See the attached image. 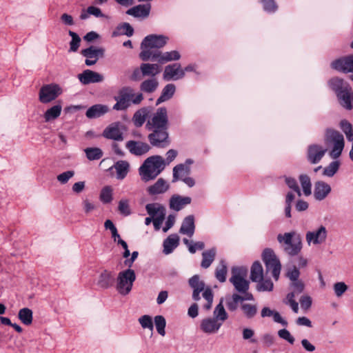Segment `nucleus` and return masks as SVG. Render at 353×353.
<instances>
[{
	"label": "nucleus",
	"instance_id": "f257e3e1",
	"mask_svg": "<svg viewBox=\"0 0 353 353\" xmlns=\"http://www.w3.org/2000/svg\"><path fill=\"white\" fill-rule=\"evenodd\" d=\"M228 318V314L224 308L223 301L221 300L214 308L213 316H208L201 321L200 330L206 334H216Z\"/></svg>",
	"mask_w": 353,
	"mask_h": 353
},
{
	"label": "nucleus",
	"instance_id": "f03ea898",
	"mask_svg": "<svg viewBox=\"0 0 353 353\" xmlns=\"http://www.w3.org/2000/svg\"><path fill=\"white\" fill-rule=\"evenodd\" d=\"M168 40V37L163 35L150 34L145 37L141 43L140 59L143 61H152L154 54L167 43Z\"/></svg>",
	"mask_w": 353,
	"mask_h": 353
},
{
	"label": "nucleus",
	"instance_id": "7ed1b4c3",
	"mask_svg": "<svg viewBox=\"0 0 353 353\" xmlns=\"http://www.w3.org/2000/svg\"><path fill=\"white\" fill-rule=\"evenodd\" d=\"M324 142L327 146L329 157L332 159H338L345 148V138L339 131L327 128L324 134Z\"/></svg>",
	"mask_w": 353,
	"mask_h": 353
},
{
	"label": "nucleus",
	"instance_id": "20e7f679",
	"mask_svg": "<svg viewBox=\"0 0 353 353\" xmlns=\"http://www.w3.org/2000/svg\"><path fill=\"white\" fill-rule=\"evenodd\" d=\"M164 169L163 157L154 155L144 161L139 168V174L143 181L148 182L156 179Z\"/></svg>",
	"mask_w": 353,
	"mask_h": 353
},
{
	"label": "nucleus",
	"instance_id": "39448f33",
	"mask_svg": "<svg viewBox=\"0 0 353 353\" xmlns=\"http://www.w3.org/2000/svg\"><path fill=\"white\" fill-rule=\"evenodd\" d=\"M277 240L279 243L285 245L284 250L290 256L297 255L302 250L303 243L301 235L295 231L279 234Z\"/></svg>",
	"mask_w": 353,
	"mask_h": 353
},
{
	"label": "nucleus",
	"instance_id": "423d86ee",
	"mask_svg": "<svg viewBox=\"0 0 353 353\" xmlns=\"http://www.w3.org/2000/svg\"><path fill=\"white\" fill-rule=\"evenodd\" d=\"M135 280L136 274L133 270L128 268L119 272L116 279V290L121 296L128 295Z\"/></svg>",
	"mask_w": 353,
	"mask_h": 353
},
{
	"label": "nucleus",
	"instance_id": "0eeeda50",
	"mask_svg": "<svg viewBox=\"0 0 353 353\" xmlns=\"http://www.w3.org/2000/svg\"><path fill=\"white\" fill-rule=\"evenodd\" d=\"M262 260L265 263L266 275L270 272L274 279L278 281L281 270V264L274 250L265 248L262 253Z\"/></svg>",
	"mask_w": 353,
	"mask_h": 353
},
{
	"label": "nucleus",
	"instance_id": "6e6552de",
	"mask_svg": "<svg viewBox=\"0 0 353 353\" xmlns=\"http://www.w3.org/2000/svg\"><path fill=\"white\" fill-rule=\"evenodd\" d=\"M328 230L323 225H320L314 230L305 233V241L309 246H319L326 243Z\"/></svg>",
	"mask_w": 353,
	"mask_h": 353
},
{
	"label": "nucleus",
	"instance_id": "1a4fd4ad",
	"mask_svg": "<svg viewBox=\"0 0 353 353\" xmlns=\"http://www.w3.org/2000/svg\"><path fill=\"white\" fill-rule=\"evenodd\" d=\"M248 270L243 267H234L232 269L230 281L239 292H245L249 289V282L246 280Z\"/></svg>",
	"mask_w": 353,
	"mask_h": 353
},
{
	"label": "nucleus",
	"instance_id": "9d476101",
	"mask_svg": "<svg viewBox=\"0 0 353 353\" xmlns=\"http://www.w3.org/2000/svg\"><path fill=\"white\" fill-rule=\"evenodd\" d=\"M168 122V112L165 108H159L148 119L146 128L152 129H167Z\"/></svg>",
	"mask_w": 353,
	"mask_h": 353
},
{
	"label": "nucleus",
	"instance_id": "9b49d317",
	"mask_svg": "<svg viewBox=\"0 0 353 353\" xmlns=\"http://www.w3.org/2000/svg\"><path fill=\"white\" fill-rule=\"evenodd\" d=\"M63 92L62 88L57 83H49L41 86L39 99L42 103H49L55 100Z\"/></svg>",
	"mask_w": 353,
	"mask_h": 353
},
{
	"label": "nucleus",
	"instance_id": "f8f14e48",
	"mask_svg": "<svg viewBox=\"0 0 353 353\" xmlns=\"http://www.w3.org/2000/svg\"><path fill=\"white\" fill-rule=\"evenodd\" d=\"M147 213L153 219V225L156 231H159L165 216V208L159 203H148L145 206Z\"/></svg>",
	"mask_w": 353,
	"mask_h": 353
},
{
	"label": "nucleus",
	"instance_id": "ddd939ff",
	"mask_svg": "<svg viewBox=\"0 0 353 353\" xmlns=\"http://www.w3.org/2000/svg\"><path fill=\"white\" fill-rule=\"evenodd\" d=\"M132 88L124 87L119 90V94L114 97L117 103L113 105V110L117 111L125 110L131 105Z\"/></svg>",
	"mask_w": 353,
	"mask_h": 353
},
{
	"label": "nucleus",
	"instance_id": "4468645a",
	"mask_svg": "<svg viewBox=\"0 0 353 353\" xmlns=\"http://www.w3.org/2000/svg\"><path fill=\"white\" fill-rule=\"evenodd\" d=\"M327 149L319 143H312L307 146L306 157L307 161L312 164L319 163L326 152Z\"/></svg>",
	"mask_w": 353,
	"mask_h": 353
},
{
	"label": "nucleus",
	"instance_id": "2eb2a0df",
	"mask_svg": "<svg viewBox=\"0 0 353 353\" xmlns=\"http://www.w3.org/2000/svg\"><path fill=\"white\" fill-rule=\"evenodd\" d=\"M331 185L327 182L319 180L314 183L313 197L316 201L325 200L331 193Z\"/></svg>",
	"mask_w": 353,
	"mask_h": 353
},
{
	"label": "nucleus",
	"instance_id": "dca6fc26",
	"mask_svg": "<svg viewBox=\"0 0 353 353\" xmlns=\"http://www.w3.org/2000/svg\"><path fill=\"white\" fill-rule=\"evenodd\" d=\"M115 281L114 272L108 269H104L100 272L97 280L96 285L102 290L110 288Z\"/></svg>",
	"mask_w": 353,
	"mask_h": 353
},
{
	"label": "nucleus",
	"instance_id": "f3484780",
	"mask_svg": "<svg viewBox=\"0 0 353 353\" xmlns=\"http://www.w3.org/2000/svg\"><path fill=\"white\" fill-rule=\"evenodd\" d=\"M81 54L86 58L85 63L88 66L94 65L99 57H102L104 55V49L101 48H96L91 46L81 51Z\"/></svg>",
	"mask_w": 353,
	"mask_h": 353
},
{
	"label": "nucleus",
	"instance_id": "a211bd4d",
	"mask_svg": "<svg viewBox=\"0 0 353 353\" xmlns=\"http://www.w3.org/2000/svg\"><path fill=\"white\" fill-rule=\"evenodd\" d=\"M331 67L337 71L345 73L353 72V54L333 61L331 63Z\"/></svg>",
	"mask_w": 353,
	"mask_h": 353
},
{
	"label": "nucleus",
	"instance_id": "6ab92c4d",
	"mask_svg": "<svg viewBox=\"0 0 353 353\" xmlns=\"http://www.w3.org/2000/svg\"><path fill=\"white\" fill-rule=\"evenodd\" d=\"M123 125L120 122H114L104 130L103 136L114 141H123Z\"/></svg>",
	"mask_w": 353,
	"mask_h": 353
},
{
	"label": "nucleus",
	"instance_id": "aec40b11",
	"mask_svg": "<svg viewBox=\"0 0 353 353\" xmlns=\"http://www.w3.org/2000/svg\"><path fill=\"white\" fill-rule=\"evenodd\" d=\"M125 148L134 156H142L148 153L150 146L145 142L130 140L126 142Z\"/></svg>",
	"mask_w": 353,
	"mask_h": 353
},
{
	"label": "nucleus",
	"instance_id": "412c9836",
	"mask_svg": "<svg viewBox=\"0 0 353 353\" xmlns=\"http://www.w3.org/2000/svg\"><path fill=\"white\" fill-rule=\"evenodd\" d=\"M185 77V70H182L179 63L170 64L165 66L163 79L166 81L179 80Z\"/></svg>",
	"mask_w": 353,
	"mask_h": 353
},
{
	"label": "nucleus",
	"instance_id": "4be33fe9",
	"mask_svg": "<svg viewBox=\"0 0 353 353\" xmlns=\"http://www.w3.org/2000/svg\"><path fill=\"white\" fill-rule=\"evenodd\" d=\"M78 79L83 84L88 85L90 83L102 82L104 77L102 74L97 72L85 70L78 75Z\"/></svg>",
	"mask_w": 353,
	"mask_h": 353
},
{
	"label": "nucleus",
	"instance_id": "5701e85b",
	"mask_svg": "<svg viewBox=\"0 0 353 353\" xmlns=\"http://www.w3.org/2000/svg\"><path fill=\"white\" fill-rule=\"evenodd\" d=\"M181 54L177 50H172L170 52L158 51L154 54L152 61H157L159 63H165L169 61H177L180 59Z\"/></svg>",
	"mask_w": 353,
	"mask_h": 353
},
{
	"label": "nucleus",
	"instance_id": "b1692460",
	"mask_svg": "<svg viewBox=\"0 0 353 353\" xmlns=\"http://www.w3.org/2000/svg\"><path fill=\"white\" fill-rule=\"evenodd\" d=\"M336 95L339 104L343 108L349 110H352L353 107V92L351 87Z\"/></svg>",
	"mask_w": 353,
	"mask_h": 353
},
{
	"label": "nucleus",
	"instance_id": "393cba45",
	"mask_svg": "<svg viewBox=\"0 0 353 353\" xmlns=\"http://www.w3.org/2000/svg\"><path fill=\"white\" fill-rule=\"evenodd\" d=\"M152 130L154 132L148 135V139L152 145L159 147L167 140L168 134L166 129Z\"/></svg>",
	"mask_w": 353,
	"mask_h": 353
},
{
	"label": "nucleus",
	"instance_id": "a878e982",
	"mask_svg": "<svg viewBox=\"0 0 353 353\" xmlns=\"http://www.w3.org/2000/svg\"><path fill=\"white\" fill-rule=\"evenodd\" d=\"M150 9V4H140L130 8L126 13L136 18L145 19L149 16Z\"/></svg>",
	"mask_w": 353,
	"mask_h": 353
},
{
	"label": "nucleus",
	"instance_id": "bb28decb",
	"mask_svg": "<svg viewBox=\"0 0 353 353\" xmlns=\"http://www.w3.org/2000/svg\"><path fill=\"white\" fill-rule=\"evenodd\" d=\"M191 201L192 199L190 196L174 194L170 199V208L175 211H179L185 205L190 204Z\"/></svg>",
	"mask_w": 353,
	"mask_h": 353
},
{
	"label": "nucleus",
	"instance_id": "cd10ccee",
	"mask_svg": "<svg viewBox=\"0 0 353 353\" xmlns=\"http://www.w3.org/2000/svg\"><path fill=\"white\" fill-rule=\"evenodd\" d=\"M195 231L194 217L193 215H188L183 220L179 233L192 237Z\"/></svg>",
	"mask_w": 353,
	"mask_h": 353
},
{
	"label": "nucleus",
	"instance_id": "c85d7f7f",
	"mask_svg": "<svg viewBox=\"0 0 353 353\" xmlns=\"http://www.w3.org/2000/svg\"><path fill=\"white\" fill-rule=\"evenodd\" d=\"M189 285L193 289L192 299L197 301L201 299L200 293L205 288L203 281L198 275H194L189 279Z\"/></svg>",
	"mask_w": 353,
	"mask_h": 353
},
{
	"label": "nucleus",
	"instance_id": "c756f323",
	"mask_svg": "<svg viewBox=\"0 0 353 353\" xmlns=\"http://www.w3.org/2000/svg\"><path fill=\"white\" fill-rule=\"evenodd\" d=\"M179 237L176 234H170L163 241V253L165 254H171L174 250L179 245Z\"/></svg>",
	"mask_w": 353,
	"mask_h": 353
},
{
	"label": "nucleus",
	"instance_id": "7c9ffc66",
	"mask_svg": "<svg viewBox=\"0 0 353 353\" xmlns=\"http://www.w3.org/2000/svg\"><path fill=\"white\" fill-rule=\"evenodd\" d=\"M109 111V108L106 105L96 104L89 108L85 115L89 119H95L100 117Z\"/></svg>",
	"mask_w": 353,
	"mask_h": 353
},
{
	"label": "nucleus",
	"instance_id": "2f4dec72",
	"mask_svg": "<svg viewBox=\"0 0 353 353\" xmlns=\"http://www.w3.org/2000/svg\"><path fill=\"white\" fill-rule=\"evenodd\" d=\"M170 188L168 182L162 178L159 179L155 183L148 188V192L151 195L165 192Z\"/></svg>",
	"mask_w": 353,
	"mask_h": 353
},
{
	"label": "nucleus",
	"instance_id": "473e14b6",
	"mask_svg": "<svg viewBox=\"0 0 353 353\" xmlns=\"http://www.w3.org/2000/svg\"><path fill=\"white\" fill-rule=\"evenodd\" d=\"M190 168L186 164H178L173 168L172 182L182 180L189 175Z\"/></svg>",
	"mask_w": 353,
	"mask_h": 353
},
{
	"label": "nucleus",
	"instance_id": "72a5a7b5",
	"mask_svg": "<svg viewBox=\"0 0 353 353\" xmlns=\"http://www.w3.org/2000/svg\"><path fill=\"white\" fill-rule=\"evenodd\" d=\"M140 70L143 76L154 77L161 72V68L157 63H144L141 64Z\"/></svg>",
	"mask_w": 353,
	"mask_h": 353
},
{
	"label": "nucleus",
	"instance_id": "f704fd0d",
	"mask_svg": "<svg viewBox=\"0 0 353 353\" xmlns=\"http://www.w3.org/2000/svg\"><path fill=\"white\" fill-rule=\"evenodd\" d=\"M328 85L336 94L340 92L347 90V89L351 87L347 82L338 77L331 79L328 82Z\"/></svg>",
	"mask_w": 353,
	"mask_h": 353
},
{
	"label": "nucleus",
	"instance_id": "c9c22d12",
	"mask_svg": "<svg viewBox=\"0 0 353 353\" xmlns=\"http://www.w3.org/2000/svg\"><path fill=\"white\" fill-rule=\"evenodd\" d=\"M62 106L59 104L54 105L48 108L43 114L46 122H50L57 119L61 113Z\"/></svg>",
	"mask_w": 353,
	"mask_h": 353
},
{
	"label": "nucleus",
	"instance_id": "e433bc0d",
	"mask_svg": "<svg viewBox=\"0 0 353 353\" xmlns=\"http://www.w3.org/2000/svg\"><path fill=\"white\" fill-rule=\"evenodd\" d=\"M216 254V250L214 248L204 251L202 253V261L201 266L205 269L208 268L214 261Z\"/></svg>",
	"mask_w": 353,
	"mask_h": 353
},
{
	"label": "nucleus",
	"instance_id": "4c0bfd02",
	"mask_svg": "<svg viewBox=\"0 0 353 353\" xmlns=\"http://www.w3.org/2000/svg\"><path fill=\"white\" fill-rule=\"evenodd\" d=\"M150 113V110L147 108H143L138 110L132 117V121L135 126L141 127L145 123L148 114Z\"/></svg>",
	"mask_w": 353,
	"mask_h": 353
},
{
	"label": "nucleus",
	"instance_id": "58836bf2",
	"mask_svg": "<svg viewBox=\"0 0 353 353\" xmlns=\"http://www.w3.org/2000/svg\"><path fill=\"white\" fill-rule=\"evenodd\" d=\"M90 15H93L97 18H105L106 16L102 12L101 10L94 6H90L88 7L85 10H83L80 15V19L85 20L90 17Z\"/></svg>",
	"mask_w": 353,
	"mask_h": 353
},
{
	"label": "nucleus",
	"instance_id": "ea45409f",
	"mask_svg": "<svg viewBox=\"0 0 353 353\" xmlns=\"http://www.w3.org/2000/svg\"><path fill=\"white\" fill-rule=\"evenodd\" d=\"M299 180L302 189V194L305 196H309L312 194V183L310 176L303 174L299 176Z\"/></svg>",
	"mask_w": 353,
	"mask_h": 353
},
{
	"label": "nucleus",
	"instance_id": "a19ab883",
	"mask_svg": "<svg viewBox=\"0 0 353 353\" xmlns=\"http://www.w3.org/2000/svg\"><path fill=\"white\" fill-rule=\"evenodd\" d=\"M175 90L176 87L174 84L169 83L166 85L163 89L161 96L157 100L156 104L159 105L171 99L174 95Z\"/></svg>",
	"mask_w": 353,
	"mask_h": 353
},
{
	"label": "nucleus",
	"instance_id": "79ce46f5",
	"mask_svg": "<svg viewBox=\"0 0 353 353\" xmlns=\"http://www.w3.org/2000/svg\"><path fill=\"white\" fill-rule=\"evenodd\" d=\"M326 167L323 168L322 175L325 177L332 178L339 171L341 163L337 159H333Z\"/></svg>",
	"mask_w": 353,
	"mask_h": 353
},
{
	"label": "nucleus",
	"instance_id": "37998d69",
	"mask_svg": "<svg viewBox=\"0 0 353 353\" xmlns=\"http://www.w3.org/2000/svg\"><path fill=\"white\" fill-rule=\"evenodd\" d=\"M114 168L117 172V178L122 180L128 173L130 164L126 161H119L114 164Z\"/></svg>",
	"mask_w": 353,
	"mask_h": 353
},
{
	"label": "nucleus",
	"instance_id": "c03bdc74",
	"mask_svg": "<svg viewBox=\"0 0 353 353\" xmlns=\"http://www.w3.org/2000/svg\"><path fill=\"white\" fill-rule=\"evenodd\" d=\"M158 86L159 82L156 79H148L141 83L140 90L145 93H152L157 89Z\"/></svg>",
	"mask_w": 353,
	"mask_h": 353
},
{
	"label": "nucleus",
	"instance_id": "a18cd8bd",
	"mask_svg": "<svg viewBox=\"0 0 353 353\" xmlns=\"http://www.w3.org/2000/svg\"><path fill=\"white\" fill-rule=\"evenodd\" d=\"M263 268L259 261H255L251 268L250 279L253 282L260 281L263 277Z\"/></svg>",
	"mask_w": 353,
	"mask_h": 353
},
{
	"label": "nucleus",
	"instance_id": "49530a36",
	"mask_svg": "<svg viewBox=\"0 0 353 353\" xmlns=\"http://www.w3.org/2000/svg\"><path fill=\"white\" fill-rule=\"evenodd\" d=\"M134 29L132 26L128 23H123L117 26V30L112 32V37H117L119 35H126L131 37L133 35Z\"/></svg>",
	"mask_w": 353,
	"mask_h": 353
},
{
	"label": "nucleus",
	"instance_id": "de8ad7c7",
	"mask_svg": "<svg viewBox=\"0 0 353 353\" xmlns=\"http://www.w3.org/2000/svg\"><path fill=\"white\" fill-rule=\"evenodd\" d=\"M18 318L22 323L26 325H29L32 323L33 312L28 307H23L19 310L18 313Z\"/></svg>",
	"mask_w": 353,
	"mask_h": 353
},
{
	"label": "nucleus",
	"instance_id": "09e8293b",
	"mask_svg": "<svg viewBox=\"0 0 353 353\" xmlns=\"http://www.w3.org/2000/svg\"><path fill=\"white\" fill-rule=\"evenodd\" d=\"M241 310L247 319H252L257 313L258 308L256 304L241 303Z\"/></svg>",
	"mask_w": 353,
	"mask_h": 353
},
{
	"label": "nucleus",
	"instance_id": "8fccbe9b",
	"mask_svg": "<svg viewBox=\"0 0 353 353\" xmlns=\"http://www.w3.org/2000/svg\"><path fill=\"white\" fill-rule=\"evenodd\" d=\"M340 128L344 133L347 140L353 143V127L352 125L346 120H342L340 122Z\"/></svg>",
	"mask_w": 353,
	"mask_h": 353
},
{
	"label": "nucleus",
	"instance_id": "3c124183",
	"mask_svg": "<svg viewBox=\"0 0 353 353\" xmlns=\"http://www.w3.org/2000/svg\"><path fill=\"white\" fill-rule=\"evenodd\" d=\"M256 290L259 292H271L273 290L274 284L270 279H265L264 276L260 281H257Z\"/></svg>",
	"mask_w": 353,
	"mask_h": 353
},
{
	"label": "nucleus",
	"instance_id": "603ef678",
	"mask_svg": "<svg viewBox=\"0 0 353 353\" xmlns=\"http://www.w3.org/2000/svg\"><path fill=\"white\" fill-rule=\"evenodd\" d=\"M153 323L156 327L157 332L162 336L165 335L166 321L162 315L154 316Z\"/></svg>",
	"mask_w": 353,
	"mask_h": 353
},
{
	"label": "nucleus",
	"instance_id": "864d4df0",
	"mask_svg": "<svg viewBox=\"0 0 353 353\" xmlns=\"http://www.w3.org/2000/svg\"><path fill=\"white\" fill-rule=\"evenodd\" d=\"M227 265L224 261H221L216 269L215 276L218 281L223 283L226 280Z\"/></svg>",
	"mask_w": 353,
	"mask_h": 353
},
{
	"label": "nucleus",
	"instance_id": "5fc2aeb1",
	"mask_svg": "<svg viewBox=\"0 0 353 353\" xmlns=\"http://www.w3.org/2000/svg\"><path fill=\"white\" fill-rule=\"evenodd\" d=\"M183 242L188 247V251L192 254L195 253L197 250H201L205 248V244L202 241L193 242L184 238Z\"/></svg>",
	"mask_w": 353,
	"mask_h": 353
},
{
	"label": "nucleus",
	"instance_id": "6e6d98bb",
	"mask_svg": "<svg viewBox=\"0 0 353 353\" xmlns=\"http://www.w3.org/2000/svg\"><path fill=\"white\" fill-rule=\"evenodd\" d=\"M86 157L90 161L98 160L102 157L103 152L100 148H87L84 150Z\"/></svg>",
	"mask_w": 353,
	"mask_h": 353
},
{
	"label": "nucleus",
	"instance_id": "4d7b16f0",
	"mask_svg": "<svg viewBox=\"0 0 353 353\" xmlns=\"http://www.w3.org/2000/svg\"><path fill=\"white\" fill-rule=\"evenodd\" d=\"M138 321L143 329H148L151 332L153 331L154 323L152 318L150 315L145 314L141 316L139 318Z\"/></svg>",
	"mask_w": 353,
	"mask_h": 353
},
{
	"label": "nucleus",
	"instance_id": "13d9d810",
	"mask_svg": "<svg viewBox=\"0 0 353 353\" xmlns=\"http://www.w3.org/2000/svg\"><path fill=\"white\" fill-rule=\"evenodd\" d=\"M347 290L348 286L343 281L336 282L333 285L334 295L338 298L341 297Z\"/></svg>",
	"mask_w": 353,
	"mask_h": 353
},
{
	"label": "nucleus",
	"instance_id": "bf43d9fd",
	"mask_svg": "<svg viewBox=\"0 0 353 353\" xmlns=\"http://www.w3.org/2000/svg\"><path fill=\"white\" fill-rule=\"evenodd\" d=\"M100 200L103 203H109L112 200V188L110 186L104 187L100 194Z\"/></svg>",
	"mask_w": 353,
	"mask_h": 353
},
{
	"label": "nucleus",
	"instance_id": "052dcab7",
	"mask_svg": "<svg viewBox=\"0 0 353 353\" xmlns=\"http://www.w3.org/2000/svg\"><path fill=\"white\" fill-rule=\"evenodd\" d=\"M69 35L72 37V40L70 42V52L77 51L81 42V38L74 32L70 30L68 32Z\"/></svg>",
	"mask_w": 353,
	"mask_h": 353
},
{
	"label": "nucleus",
	"instance_id": "680f3d73",
	"mask_svg": "<svg viewBox=\"0 0 353 353\" xmlns=\"http://www.w3.org/2000/svg\"><path fill=\"white\" fill-rule=\"evenodd\" d=\"M203 297L206 300L207 303L204 305V308L207 310L212 307L213 302V293L210 288H205L203 291Z\"/></svg>",
	"mask_w": 353,
	"mask_h": 353
},
{
	"label": "nucleus",
	"instance_id": "e2e57ef3",
	"mask_svg": "<svg viewBox=\"0 0 353 353\" xmlns=\"http://www.w3.org/2000/svg\"><path fill=\"white\" fill-rule=\"evenodd\" d=\"M74 170H67L57 175V179L61 184L67 183L74 176Z\"/></svg>",
	"mask_w": 353,
	"mask_h": 353
},
{
	"label": "nucleus",
	"instance_id": "0e129e2a",
	"mask_svg": "<svg viewBox=\"0 0 353 353\" xmlns=\"http://www.w3.org/2000/svg\"><path fill=\"white\" fill-rule=\"evenodd\" d=\"M241 295L233 294L232 299L227 302V306L229 310L235 311L238 307V304L241 303Z\"/></svg>",
	"mask_w": 353,
	"mask_h": 353
},
{
	"label": "nucleus",
	"instance_id": "69168bd1",
	"mask_svg": "<svg viewBox=\"0 0 353 353\" xmlns=\"http://www.w3.org/2000/svg\"><path fill=\"white\" fill-rule=\"evenodd\" d=\"M119 211L124 216H128L130 214V208L129 205V201L123 199L120 200L118 206Z\"/></svg>",
	"mask_w": 353,
	"mask_h": 353
},
{
	"label": "nucleus",
	"instance_id": "338daca9",
	"mask_svg": "<svg viewBox=\"0 0 353 353\" xmlns=\"http://www.w3.org/2000/svg\"><path fill=\"white\" fill-rule=\"evenodd\" d=\"M81 205L83 211L85 214H89L97 208L94 203L87 198L83 199Z\"/></svg>",
	"mask_w": 353,
	"mask_h": 353
},
{
	"label": "nucleus",
	"instance_id": "774afa93",
	"mask_svg": "<svg viewBox=\"0 0 353 353\" xmlns=\"http://www.w3.org/2000/svg\"><path fill=\"white\" fill-rule=\"evenodd\" d=\"M285 183L289 187V188L294 190L299 196H301L302 195L301 190L296 182V181L292 177H286L285 178Z\"/></svg>",
	"mask_w": 353,
	"mask_h": 353
}]
</instances>
